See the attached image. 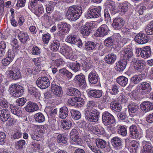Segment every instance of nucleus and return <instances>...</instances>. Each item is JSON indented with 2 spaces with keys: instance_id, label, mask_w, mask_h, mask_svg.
<instances>
[{
  "instance_id": "obj_36",
  "label": "nucleus",
  "mask_w": 153,
  "mask_h": 153,
  "mask_svg": "<svg viewBox=\"0 0 153 153\" xmlns=\"http://www.w3.org/2000/svg\"><path fill=\"white\" fill-rule=\"evenodd\" d=\"M110 106L111 109L116 111H120L122 109L121 105L116 101L111 102Z\"/></svg>"
},
{
  "instance_id": "obj_49",
  "label": "nucleus",
  "mask_w": 153,
  "mask_h": 153,
  "mask_svg": "<svg viewBox=\"0 0 153 153\" xmlns=\"http://www.w3.org/2000/svg\"><path fill=\"white\" fill-rule=\"evenodd\" d=\"M142 79L143 77L141 75H135L131 77V79L133 83L137 84Z\"/></svg>"
},
{
  "instance_id": "obj_7",
  "label": "nucleus",
  "mask_w": 153,
  "mask_h": 153,
  "mask_svg": "<svg viewBox=\"0 0 153 153\" xmlns=\"http://www.w3.org/2000/svg\"><path fill=\"white\" fill-rule=\"evenodd\" d=\"M137 91L140 94H146L149 93L151 90L150 84L146 82H143L140 83L137 88Z\"/></svg>"
},
{
  "instance_id": "obj_8",
  "label": "nucleus",
  "mask_w": 153,
  "mask_h": 153,
  "mask_svg": "<svg viewBox=\"0 0 153 153\" xmlns=\"http://www.w3.org/2000/svg\"><path fill=\"white\" fill-rule=\"evenodd\" d=\"M102 121L105 125H111L115 122V120L113 116L110 113L105 111L102 113Z\"/></svg>"
},
{
  "instance_id": "obj_63",
  "label": "nucleus",
  "mask_w": 153,
  "mask_h": 153,
  "mask_svg": "<svg viewBox=\"0 0 153 153\" xmlns=\"http://www.w3.org/2000/svg\"><path fill=\"white\" fill-rule=\"evenodd\" d=\"M37 70L35 68H34L33 69L28 68L25 69V72L26 74L30 75L31 74H33V75L36 74L39 72H37Z\"/></svg>"
},
{
  "instance_id": "obj_57",
  "label": "nucleus",
  "mask_w": 153,
  "mask_h": 153,
  "mask_svg": "<svg viewBox=\"0 0 153 153\" xmlns=\"http://www.w3.org/2000/svg\"><path fill=\"white\" fill-rule=\"evenodd\" d=\"M16 53V50L15 49H9L7 52V57L13 60Z\"/></svg>"
},
{
  "instance_id": "obj_40",
  "label": "nucleus",
  "mask_w": 153,
  "mask_h": 153,
  "mask_svg": "<svg viewBox=\"0 0 153 153\" xmlns=\"http://www.w3.org/2000/svg\"><path fill=\"white\" fill-rule=\"evenodd\" d=\"M128 79L124 76H121L117 79V82L121 86L124 87L128 84Z\"/></svg>"
},
{
  "instance_id": "obj_48",
  "label": "nucleus",
  "mask_w": 153,
  "mask_h": 153,
  "mask_svg": "<svg viewBox=\"0 0 153 153\" xmlns=\"http://www.w3.org/2000/svg\"><path fill=\"white\" fill-rule=\"evenodd\" d=\"M78 131L76 129L74 128L70 132V137L73 141H76L78 138Z\"/></svg>"
},
{
  "instance_id": "obj_17",
  "label": "nucleus",
  "mask_w": 153,
  "mask_h": 153,
  "mask_svg": "<svg viewBox=\"0 0 153 153\" xmlns=\"http://www.w3.org/2000/svg\"><path fill=\"white\" fill-rule=\"evenodd\" d=\"M140 107L142 111L146 113L153 109V103L148 101H144L140 104Z\"/></svg>"
},
{
  "instance_id": "obj_52",
  "label": "nucleus",
  "mask_w": 153,
  "mask_h": 153,
  "mask_svg": "<svg viewBox=\"0 0 153 153\" xmlns=\"http://www.w3.org/2000/svg\"><path fill=\"white\" fill-rule=\"evenodd\" d=\"M116 42L117 41H115V39H114L113 37L112 36L105 39L104 43L105 46H108L109 45H112L113 44H115Z\"/></svg>"
},
{
  "instance_id": "obj_20",
  "label": "nucleus",
  "mask_w": 153,
  "mask_h": 153,
  "mask_svg": "<svg viewBox=\"0 0 153 153\" xmlns=\"http://www.w3.org/2000/svg\"><path fill=\"white\" fill-rule=\"evenodd\" d=\"M125 21L123 19L120 18L114 19L113 20V26L115 29L119 30L124 26Z\"/></svg>"
},
{
  "instance_id": "obj_43",
  "label": "nucleus",
  "mask_w": 153,
  "mask_h": 153,
  "mask_svg": "<svg viewBox=\"0 0 153 153\" xmlns=\"http://www.w3.org/2000/svg\"><path fill=\"white\" fill-rule=\"evenodd\" d=\"M60 46V43L59 41L56 40H54L51 43L50 48L51 51L56 52L59 49Z\"/></svg>"
},
{
  "instance_id": "obj_12",
  "label": "nucleus",
  "mask_w": 153,
  "mask_h": 153,
  "mask_svg": "<svg viewBox=\"0 0 153 153\" xmlns=\"http://www.w3.org/2000/svg\"><path fill=\"white\" fill-rule=\"evenodd\" d=\"M66 40L68 42L74 44L79 47H80L82 45L81 40L78 39L76 36L74 34H71L69 35L67 37Z\"/></svg>"
},
{
  "instance_id": "obj_30",
  "label": "nucleus",
  "mask_w": 153,
  "mask_h": 153,
  "mask_svg": "<svg viewBox=\"0 0 153 153\" xmlns=\"http://www.w3.org/2000/svg\"><path fill=\"white\" fill-rule=\"evenodd\" d=\"M10 116V111L7 109L0 110V119L3 122L7 120Z\"/></svg>"
},
{
  "instance_id": "obj_51",
  "label": "nucleus",
  "mask_w": 153,
  "mask_h": 153,
  "mask_svg": "<svg viewBox=\"0 0 153 153\" xmlns=\"http://www.w3.org/2000/svg\"><path fill=\"white\" fill-rule=\"evenodd\" d=\"M55 3L54 2L50 1L49 3L46 5V12L50 14L53 11Z\"/></svg>"
},
{
  "instance_id": "obj_38",
  "label": "nucleus",
  "mask_w": 153,
  "mask_h": 153,
  "mask_svg": "<svg viewBox=\"0 0 153 153\" xmlns=\"http://www.w3.org/2000/svg\"><path fill=\"white\" fill-rule=\"evenodd\" d=\"M68 110L67 108L65 106L59 109V117L62 119H65L68 116Z\"/></svg>"
},
{
  "instance_id": "obj_1",
  "label": "nucleus",
  "mask_w": 153,
  "mask_h": 153,
  "mask_svg": "<svg viewBox=\"0 0 153 153\" xmlns=\"http://www.w3.org/2000/svg\"><path fill=\"white\" fill-rule=\"evenodd\" d=\"M82 13V8L79 6H72L69 7L66 16L70 20L75 21L78 19Z\"/></svg>"
},
{
  "instance_id": "obj_58",
  "label": "nucleus",
  "mask_w": 153,
  "mask_h": 153,
  "mask_svg": "<svg viewBox=\"0 0 153 153\" xmlns=\"http://www.w3.org/2000/svg\"><path fill=\"white\" fill-rule=\"evenodd\" d=\"M146 32L148 35L153 34V21L150 22L147 25Z\"/></svg>"
},
{
  "instance_id": "obj_18",
  "label": "nucleus",
  "mask_w": 153,
  "mask_h": 153,
  "mask_svg": "<svg viewBox=\"0 0 153 153\" xmlns=\"http://www.w3.org/2000/svg\"><path fill=\"white\" fill-rule=\"evenodd\" d=\"M51 89L52 93L56 96L61 97L62 96V88L54 83H52L51 86Z\"/></svg>"
},
{
  "instance_id": "obj_14",
  "label": "nucleus",
  "mask_w": 153,
  "mask_h": 153,
  "mask_svg": "<svg viewBox=\"0 0 153 153\" xmlns=\"http://www.w3.org/2000/svg\"><path fill=\"white\" fill-rule=\"evenodd\" d=\"M135 41L139 44H143L149 41L148 36L142 33H138L135 37Z\"/></svg>"
},
{
  "instance_id": "obj_44",
  "label": "nucleus",
  "mask_w": 153,
  "mask_h": 153,
  "mask_svg": "<svg viewBox=\"0 0 153 153\" xmlns=\"http://www.w3.org/2000/svg\"><path fill=\"white\" fill-rule=\"evenodd\" d=\"M43 61L40 58H36L34 60V62L36 66L35 68L37 70V72H39L42 70V68L43 67Z\"/></svg>"
},
{
  "instance_id": "obj_26",
  "label": "nucleus",
  "mask_w": 153,
  "mask_h": 153,
  "mask_svg": "<svg viewBox=\"0 0 153 153\" xmlns=\"http://www.w3.org/2000/svg\"><path fill=\"white\" fill-rule=\"evenodd\" d=\"M151 54V50L149 46H146L142 48L141 51V56L144 59L149 57Z\"/></svg>"
},
{
  "instance_id": "obj_24",
  "label": "nucleus",
  "mask_w": 153,
  "mask_h": 153,
  "mask_svg": "<svg viewBox=\"0 0 153 153\" xmlns=\"http://www.w3.org/2000/svg\"><path fill=\"white\" fill-rule=\"evenodd\" d=\"M25 108L26 111L28 112H33L39 109L37 105L31 101L27 103L26 106Z\"/></svg>"
},
{
  "instance_id": "obj_41",
  "label": "nucleus",
  "mask_w": 153,
  "mask_h": 153,
  "mask_svg": "<svg viewBox=\"0 0 153 153\" xmlns=\"http://www.w3.org/2000/svg\"><path fill=\"white\" fill-rule=\"evenodd\" d=\"M29 93L33 95L36 99H39L40 96V93L38 90L33 87H30L28 89Z\"/></svg>"
},
{
  "instance_id": "obj_6",
  "label": "nucleus",
  "mask_w": 153,
  "mask_h": 153,
  "mask_svg": "<svg viewBox=\"0 0 153 153\" xmlns=\"http://www.w3.org/2000/svg\"><path fill=\"white\" fill-rule=\"evenodd\" d=\"M101 7L91 6L88 10L87 16L88 18H96L100 16Z\"/></svg>"
},
{
  "instance_id": "obj_37",
  "label": "nucleus",
  "mask_w": 153,
  "mask_h": 153,
  "mask_svg": "<svg viewBox=\"0 0 153 153\" xmlns=\"http://www.w3.org/2000/svg\"><path fill=\"white\" fill-rule=\"evenodd\" d=\"M111 142L112 146L115 147H119L122 145V139L117 136L113 137Z\"/></svg>"
},
{
  "instance_id": "obj_39",
  "label": "nucleus",
  "mask_w": 153,
  "mask_h": 153,
  "mask_svg": "<svg viewBox=\"0 0 153 153\" xmlns=\"http://www.w3.org/2000/svg\"><path fill=\"white\" fill-rule=\"evenodd\" d=\"M117 133L123 136L126 135L127 131L126 126L123 125H118L117 126Z\"/></svg>"
},
{
  "instance_id": "obj_28",
  "label": "nucleus",
  "mask_w": 153,
  "mask_h": 153,
  "mask_svg": "<svg viewBox=\"0 0 153 153\" xmlns=\"http://www.w3.org/2000/svg\"><path fill=\"white\" fill-rule=\"evenodd\" d=\"M107 8L109 9L111 13L112 14H116L118 12V10L116 7L115 2L110 0H108L106 5Z\"/></svg>"
},
{
  "instance_id": "obj_45",
  "label": "nucleus",
  "mask_w": 153,
  "mask_h": 153,
  "mask_svg": "<svg viewBox=\"0 0 153 153\" xmlns=\"http://www.w3.org/2000/svg\"><path fill=\"white\" fill-rule=\"evenodd\" d=\"M95 143L98 148L102 149L105 148L106 146V142L102 139H97L95 140Z\"/></svg>"
},
{
  "instance_id": "obj_4",
  "label": "nucleus",
  "mask_w": 153,
  "mask_h": 153,
  "mask_svg": "<svg viewBox=\"0 0 153 153\" xmlns=\"http://www.w3.org/2000/svg\"><path fill=\"white\" fill-rule=\"evenodd\" d=\"M10 69L12 70H7L6 72V74L10 78L14 80H16L21 78V73L19 68L16 67L14 65Z\"/></svg>"
},
{
  "instance_id": "obj_33",
  "label": "nucleus",
  "mask_w": 153,
  "mask_h": 153,
  "mask_svg": "<svg viewBox=\"0 0 153 153\" xmlns=\"http://www.w3.org/2000/svg\"><path fill=\"white\" fill-rule=\"evenodd\" d=\"M128 109L129 115L133 116L132 114L135 113L139 109L138 106L134 102H131L128 106Z\"/></svg>"
},
{
  "instance_id": "obj_16",
  "label": "nucleus",
  "mask_w": 153,
  "mask_h": 153,
  "mask_svg": "<svg viewBox=\"0 0 153 153\" xmlns=\"http://www.w3.org/2000/svg\"><path fill=\"white\" fill-rule=\"evenodd\" d=\"M88 78L89 82L91 84H97L100 80L98 74L94 71L91 72L89 74Z\"/></svg>"
},
{
  "instance_id": "obj_60",
  "label": "nucleus",
  "mask_w": 153,
  "mask_h": 153,
  "mask_svg": "<svg viewBox=\"0 0 153 153\" xmlns=\"http://www.w3.org/2000/svg\"><path fill=\"white\" fill-rule=\"evenodd\" d=\"M119 92V88L115 85H113L111 89L110 90V93L112 95H116L118 94Z\"/></svg>"
},
{
  "instance_id": "obj_42",
  "label": "nucleus",
  "mask_w": 153,
  "mask_h": 153,
  "mask_svg": "<svg viewBox=\"0 0 153 153\" xmlns=\"http://www.w3.org/2000/svg\"><path fill=\"white\" fill-rule=\"evenodd\" d=\"M68 67L70 68L74 72H77L79 70L81 65L76 62L74 63H70L67 65Z\"/></svg>"
},
{
  "instance_id": "obj_22",
  "label": "nucleus",
  "mask_w": 153,
  "mask_h": 153,
  "mask_svg": "<svg viewBox=\"0 0 153 153\" xmlns=\"http://www.w3.org/2000/svg\"><path fill=\"white\" fill-rule=\"evenodd\" d=\"M145 64L146 62L144 60H137L134 62V67L136 71H141L145 68Z\"/></svg>"
},
{
  "instance_id": "obj_50",
  "label": "nucleus",
  "mask_w": 153,
  "mask_h": 153,
  "mask_svg": "<svg viewBox=\"0 0 153 153\" xmlns=\"http://www.w3.org/2000/svg\"><path fill=\"white\" fill-rule=\"evenodd\" d=\"M26 145V142L23 140H20L15 143L16 147L19 149H22L25 148Z\"/></svg>"
},
{
  "instance_id": "obj_13",
  "label": "nucleus",
  "mask_w": 153,
  "mask_h": 153,
  "mask_svg": "<svg viewBox=\"0 0 153 153\" xmlns=\"http://www.w3.org/2000/svg\"><path fill=\"white\" fill-rule=\"evenodd\" d=\"M130 137L132 139H137L140 137V133L137 126L132 125L129 127Z\"/></svg>"
},
{
  "instance_id": "obj_35",
  "label": "nucleus",
  "mask_w": 153,
  "mask_h": 153,
  "mask_svg": "<svg viewBox=\"0 0 153 153\" xmlns=\"http://www.w3.org/2000/svg\"><path fill=\"white\" fill-rule=\"evenodd\" d=\"M61 127L65 130H68L72 126V122L69 120H63L61 121Z\"/></svg>"
},
{
  "instance_id": "obj_3",
  "label": "nucleus",
  "mask_w": 153,
  "mask_h": 153,
  "mask_svg": "<svg viewBox=\"0 0 153 153\" xmlns=\"http://www.w3.org/2000/svg\"><path fill=\"white\" fill-rule=\"evenodd\" d=\"M58 32L56 35L59 38L68 33L70 30V25L65 22H61L57 25Z\"/></svg>"
},
{
  "instance_id": "obj_23",
  "label": "nucleus",
  "mask_w": 153,
  "mask_h": 153,
  "mask_svg": "<svg viewBox=\"0 0 153 153\" xmlns=\"http://www.w3.org/2000/svg\"><path fill=\"white\" fill-rule=\"evenodd\" d=\"M74 79L82 88H85L87 86L85 79V76L83 74H80L76 75Z\"/></svg>"
},
{
  "instance_id": "obj_5",
  "label": "nucleus",
  "mask_w": 153,
  "mask_h": 153,
  "mask_svg": "<svg viewBox=\"0 0 153 153\" xmlns=\"http://www.w3.org/2000/svg\"><path fill=\"white\" fill-rule=\"evenodd\" d=\"M9 92L13 96L18 97L21 96L23 92V87L17 85H12L9 87Z\"/></svg>"
},
{
  "instance_id": "obj_11",
  "label": "nucleus",
  "mask_w": 153,
  "mask_h": 153,
  "mask_svg": "<svg viewBox=\"0 0 153 153\" xmlns=\"http://www.w3.org/2000/svg\"><path fill=\"white\" fill-rule=\"evenodd\" d=\"M120 56L123 60L129 61L133 56L131 48L129 47L124 48L120 52Z\"/></svg>"
},
{
  "instance_id": "obj_46",
  "label": "nucleus",
  "mask_w": 153,
  "mask_h": 153,
  "mask_svg": "<svg viewBox=\"0 0 153 153\" xmlns=\"http://www.w3.org/2000/svg\"><path fill=\"white\" fill-rule=\"evenodd\" d=\"M18 36L20 41L23 43H25L29 38L27 33L23 32H20L19 33Z\"/></svg>"
},
{
  "instance_id": "obj_64",
  "label": "nucleus",
  "mask_w": 153,
  "mask_h": 153,
  "mask_svg": "<svg viewBox=\"0 0 153 153\" xmlns=\"http://www.w3.org/2000/svg\"><path fill=\"white\" fill-rule=\"evenodd\" d=\"M26 101L27 100L26 98L22 97L17 99L16 102L19 106H22L25 104Z\"/></svg>"
},
{
  "instance_id": "obj_15",
  "label": "nucleus",
  "mask_w": 153,
  "mask_h": 153,
  "mask_svg": "<svg viewBox=\"0 0 153 153\" xmlns=\"http://www.w3.org/2000/svg\"><path fill=\"white\" fill-rule=\"evenodd\" d=\"M108 32L107 26L105 24H103L97 29L95 35L99 37H103L107 35Z\"/></svg>"
},
{
  "instance_id": "obj_59",
  "label": "nucleus",
  "mask_w": 153,
  "mask_h": 153,
  "mask_svg": "<svg viewBox=\"0 0 153 153\" xmlns=\"http://www.w3.org/2000/svg\"><path fill=\"white\" fill-rule=\"evenodd\" d=\"M31 138L34 140H40L42 138L40 134L37 133L33 132L30 134Z\"/></svg>"
},
{
  "instance_id": "obj_47",
  "label": "nucleus",
  "mask_w": 153,
  "mask_h": 153,
  "mask_svg": "<svg viewBox=\"0 0 153 153\" xmlns=\"http://www.w3.org/2000/svg\"><path fill=\"white\" fill-rule=\"evenodd\" d=\"M34 118L36 122L39 123H42L45 120V117L42 113L36 114L34 116Z\"/></svg>"
},
{
  "instance_id": "obj_21",
  "label": "nucleus",
  "mask_w": 153,
  "mask_h": 153,
  "mask_svg": "<svg viewBox=\"0 0 153 153\" xmlns=\"http://www.w3.org/2000/svg\"><path fill=\"white\" fill-rule=\"evenodd\" d=\"M97 46H98V50H100L102 48L101 45H98L91 41H88L85 44V49L87 51H90L95 49Z\"/></svg>"
},
{
  "instance_id": "obj_25",
  "label": "nucleus",
  "mask_w": 153,
  "mask_h": 153,
  "mask_svg": "<svg viewBox=\"0 0 153 153\" xmlns=\"http://www.w3.org/2000/svg\"><path fill=\"white\" fill-rule=\"evenodd\" d=\"M127 63V61L124 60L117 62L115 64V68L116 71L122 72L125 69Z\"/></svg>"
},
{
  "instance_id": "obj_19",
  "label": "nucleus",
  "mask_w": 153,
  "mask_h": 153,
  "mask_svg": "<svg viewBox=\"0 0 153 153\" xmlns=\"http://www.w3.org/2000/svg\"><path fill=\"white\" fill-rule=\"evenodd\" d=\"M87 92L89 97L97 98L101 97L103 93L102 90L95 89L88 90Z\"/></svg>"
},
{
  "instance_id": "obj_10",
  "label": "nucleus",
  "mask_w": 153,
  "mask_h": 153,
  "mask_svg": "<svg viewBox=\"0 0 153 153\" xmlns=\"http://www.w3.org/2000/svg\"><path fill=\"white\" fill-rule=\"evenodd\" d=\"M38 86L42 89H45L48 88L50 85L48 78L46 76L40 77L36 81Z\"/></svg>"
},
{
  "instance_id": "obj_31",
  "label": "nucleus",
  "mask_w": 153,
  "mask_h": 153,
  "mask_svg": "<svg viewBox=\"0 0 153 153\" xmlns=\"http://www.w3.org/2000/svg\"><path fill=\"white\" fill-rule=\"evenodd\" d=\"M117 56L115 54L111 53L105 56L104 59L106 63L109 65H112L115 62Z\"/></svg>"
},
{
  "instance_id": "obj_55",
  "label": "nucleus",
  "mask_w": 153,
  "mask_h": 153,
  "mask_svg": "<svg viewBox=\"0 0 153 153\" xmlns=\"http://www.w3.org/2000/svg\"><path fill=\"white\" fill-rule=\"evenodd\" d=\"M57 139L59 143H62L65 144L67 142L68 138L65 134H59L58 136Z\"/></svg>"
},
{
  "instance_id": "obj_62",
  "label": "nucleus",
  "mask_w": 153,
  "mask_h": 153,
  "mask_svg": "<svg viewBox=\"0 0 153 153\" xmlns=\"http://www.w3.org/2000/svg\"><path fill=\"white\" fill-rule=\"evenodd\" d=\"M76 105L79 107H81L84 104V100L79 97H76Z\"/></svg>"
},
{
  "instance_id": "obj_53",
  "label": "nucleus",
  "mask_w": 153,
  "mask_h": 153,
  "mask_svg": "<svg viewBox=\"0 0 153 153\" xmlns=\"http://www.w3.org/2000/svg\"><path fill=\"white\" fill-rule=\"evenodd\" d=\"M97 104L94 101L91 100L88 101L86 104V108L85 111H89L94 109L93 107H96Z\"/></svg>"
},
{
  "instance_id": "obj_54",
  "label": "nucleus",
  "mask_w": 153,
  "mask_h": 153,
  "mask_svg": "<svg viewBox=\"0 0 153 153\" xmlns=\"http://www.w3.org/2000/svg\"><path fill=\"white\" fill-rule=\"evenodd\" d=\"M71 113V117L75 120H78L81 117V114L79 111L72 110Z\"/></svg>"
},
{
  "instance_id": "obj_2",
  "label": "nucleus",
  "mask_w": 153,
  "mask_h": 153,
  "mask_svg": "<svg viewBox=\"0 0 153 153\" xmlns=\"http://www.w3.org/2000/svg\"><path fill=\"white\" fill-rule=\"evenodd\" d=\"M84 114L86 119L90 122H97L100 117V112L94 109L89 111H84Z\"/></svg>"
},
{
  "instance_id": "obj_34",
  "label": "nucleus",
  "mask_w": 153,
  "mask_h": 153,
  "mask_svg": "<svg viewBox=\"0 0 153 153\" xmlns=\"http://www.w3.org/2000/svg\"><path fill=\"white\" fill-rule=\"evenodd\" d=\"M119 7L123 13H125L130 8L131 4L127 1L120 3Z\"/></svg>"
},
{
  "instance_id": "obj_32",
  "label": "nucleus",
  "mask_w": 153,
  "mask_h": 153,
  "mask_svg": "<svg viewBox=\"0 0 153 153\" xmlns=\"http://www.w3.org/2000/svg\"><path fill=\"white\" fill-rule=\"evenodd\" d=\"M10 108L13 114L19 117L22 116V112L19 107L11 105L10 106Z\"/></svg>"
},
{
  "instance_id": "obj_61",
  "label": "nucleus",
  "mask_w": 153,
  "mask_h": 153,
  "mask_svg": "<svg viewBox=\"0 0 153 153\" xmlns=\"http://www.w3.org/2000/svg\"><path fill=\"white\" fill-rule=\"evenodd\" d=\"M35 10V14L38 17H39L44 12V9L42 6H39Z\"/></svg>"
},
{
  "instance_id": "obj_9",
  "label": "nucleus",
  "mask_w": 153,
  "mask_h": 153,
  "mask_svg": "<svg viewBox=\"0 0 153 153\" xmlns=\"http://www.w3.org/2000/svg\"><path fill=\"white\" fill-rule=\"evenodd\" d=\"M95 24L93 22H87L81 27L80 32L83 36H87L90 34L91 28L95 27Z\"/></svg>"
},
{
  "instance_id": "obj_56",
  "label": "nucleus",
  "mask_w": 153,
  "mask_h": 153,
  "mask_svg": "<svg viewBox=\"0 0 153 153\" xmlns=\"http://www.w3.org/2000/svg\"><path fill=\"white\" fill-rule=\"evenodd\" d=\"M48 146L50 150L53 152H55L57 148L55 146V142L52 139H50L48 143Z\"/></svg>"
},
{
  "instance_id": "obj_29",
  "label": "nucleus",
  "mask_w": 153,
  "mask_h": 153,
  "mask_svg": "<svg viewBox=\"0 0 153 153\" xmlns=\"http://www.w3.org/2000/svg\"><path fill=\"white\" fill-rule=\"evenodd\" d=\"M66 92L67 95L75 96L76 97H79L80 94L79 91L78 89L74 88H67Z\"/></svg>"
},
{
  "instance_id": "obj_27",
  "label": "nucleus",
  "mask_w": 153,
  "mask_h": 153,
  "mask_svg": "<svg viewBox=\"0 0 153 153\" xmlns=\"http://www.w3.org/2000/svg\"><path fill=\"white\" fill-rule=\"evenodd\" d=\"M143 145V153H153V149L151 144L148 142L144 140L142 142Z\"/></svg>"
}]
</instances>
